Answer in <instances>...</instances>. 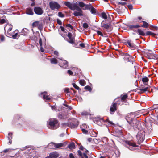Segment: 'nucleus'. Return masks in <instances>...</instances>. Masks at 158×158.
Returning a JSON list of instances; mask_svg holds the SVG:
<instances>
[{
	"label": "nucleus",
	"instance_id": "obj_1",
	"mask_svg": "<svg viewBox=\"0 0 158 158\" xmlns=\"http://www.w3.org/2000/svg\"><path fill=\"white\" fill-rule=\"evenodd\" d=\"M64 4L71 10H76L77 11H75L73 12V14L75 16H82L83 15L81 9L77 5V3H71L69 2L65 1L64 2Z\"/></svg>",
	"mask_w": 158,
	"mask_h": 158
},
{
	"label": "nucleus",
	"instance_id": "obj_2",
	"mask_svg": "<svg viewBox=\"0 0 158 158\" xmlns=\"http://www.w3.org/2000/svg\"><path fill=\"white\" fill-rule=\"evenodd\" d=\"M48 127L51 129L54 130L57 128L59 126L58 120L56 118L51 119L48 122Z\"/></svg>",
	"mask_w": 158,
	"mask_h": 158
},
{
	"label": "nucleus",
	"instance_id": "obj_3",
	"mask_svg": "<svg viewBox=\"0 0 158 158\" xmlns=\"http://www.w3.org/2000/svg\"><path fill=\"white\" fill-rule=\"evenodd\" d=\"M145 132L143 131H139L136 135V138L139 141L142 142L144 139Z\"/></svg>",
	"mask_w": 158,
	"mask_h": 158
},
{
	"label": "nucleus",
	"instance_id": "obj_4",
	"mask_svg": "<svg viewBox=\"0 0 158 158\" xmlns=\"http://www.w3.org/2000/svg\"><path fill=\"white\" fill-rule=\"evenodd\" d=\"M79 125V122L76 119L73 118L72 122L68 125L69 127L71 128H75L77 127Z\"/></svg>",
	"mask_w": 158,
	"mask_h": 158
},
{
	"label": "nucleus",
	"instance_id": "obj_5",
	"mask_svg": "<svg viewBox=\"0 0 158 158\" xmlns=\"http://www.w3.org/2000/svg\"><path fill=\"white\" fill-rule=\"evenodd\" d=\"M49 6L51 9L54 10L56 9H58L60 7V6L57 2H49Z\"/></svg>",
	"mask_w": 158,
	"mask_h": 158
},
{
	"label": "nucleus",
	"instance_id": "obj_6",
	"mask_svg": "<svg viewBox=\"0 0 158 158\" xmlns=\"http://www.w3.org/2000/svg\"><path fill=\"white\" fill-rule=\"evenodd\" d=\"M67 36L69 38V39H66V40L68 42L71 44H73V43H74L75 40V37L73 36V35L71 32H69L68 33Z\"/></svg>",
	"mask_w": 158,
	"mask_h": 158
},
{
	"label": "nucleus",
	"instance_id": "obj_7",
	"mask_svg": "<svg viewBox=\"0 0 158 158\" xmlns=\"http://www.w3.org/2000/svg\"><path fill=\"white\" fill-rule=\"evenodd\" d=\"M34 11L35 14L38 15H41L43 13L42 9L38 6L35 7L34 9Z\"/></svg>",
	"mask_w": 158,
	"mask_h": 158
},
{
	"label": "nucleus",
	"instance_id": "obj_8",
	"mask_svg": "<svg viewBox=\"0 0 158 158\" xmlns=\"http://www.w3.org/2000/svg\"><path fill=\"white\" fill-rule=\"evenodd\" d=\"M102 27L105 28L107 32H110L112 30V28L110 27V24H105L104 23H102Z\"/></svg>",
	"mask_w": 158,
	"mask_h": 158
},
{
	"label": "nucleus",
	"instance_id": "obj_9",
	"mask_svg": "<svg viewBox=\"0 0 158 158\" xmlns=\"http://www.w3.org/2000/svg\"><path fill=\"white\" fill-rule=\"evenodd\" d=\"M117 103H114L111 105L110 110V113L111 114H113L117 110Z\"/></svg>",
	"mask_w": 158,
	"mask_h": 158
},
{
	"label": "nucleus",
	"instance_id": "obj_10",
	"mask_svg": "<svg viewBox=\"0 0 158 158\" xmlns=\"http://www.w3.org/2000/svg\"><path fill=\"white\" fill-rule=\"evenodd\" d=\"M127 9L124 6H118L117 12L119 14H122L124 12L125 10Z\"/></svg>",
	"mask_w": 158,
	"mask_h": 158
},
{
	"label": "nucleus",
	"instance_id": "obj_11",
	"mask_svg": "<svg viewBox=\"0 0 158 158\" xmlns=\"http://www.w3.org/2000/svg\"><path fill=\"white\" fill-rule=\"evenodd\" d=\"M141 26L139 24H137L134 25H130L128 26V28L129 30H132L134 32L136 31L137 30H135V29L138 28Z\"/></svg>",
	"mask_w": 158,
	"mask_h": 158
},
{
	"label": "nucleus",
	"instance_id": "obj_12",
	"mask_svg": "<svg viewBox=\"0 0 158 158\" xmlns=\"http://www.w3.org/2000/svg\"><path fill=\"white\" fill-rule=\"evenodd\" d=\"M125 142L126 143L125 146L128 148L129 149H130V148H129V147H128L127 145H128L129 146H132L134 147H137V145L135 143H132L131 141L127 140L125 141Z\"/></svg>",
	"mask_w": 158,
	"mask_h": 158
},
{
	"label": "nucleus",
	"instance_id": "obj_13",
	"mask_svg": "<svg viewBox=\"0 0 158 158\" xmlns=\"http://www.w3.org/2000/svg\"><path fill=\"white\" fill-rule=\"evenodd\" d=\"M157 55H155L153 53H147L146 54L145 56L148 59H155L156 58Z\"/></svg>",
	"mask_w": 158,
	"mask_h": 158
},
{
	"label": "nucleus",
	"instance_id": "obj_14",
	"mask_svg": "<svg viewBox=\"0 0 158 158\" xmlns=\"http://www.w3.org/2000/svg\"><path fill=\"white\" fill-rule=\"evenodd\" d=\"M60 66L63 68H66L68 67V62L65 60H62L60 63Z\"/></svg>",
	"mask_w": 158,
	"mask_h": 158
},
{
	"label": "nucleus",
	"instance_id": "obj_15",
	"mask_svg": "<svg viewBox=\"0 0 158 158\" xmlns=\"http://www.w3.org/2000/svg\"><path fill=\"white\" fill-rule=\"evenodd\" d=\"M51 144L53 145L54 147L56 148H59L65 146L66 143H55L52 142Z\"/></svg>",
	"mask_w": 158,
	"mask_h": 158
},
{
	"label": "nucleus",
	"instance_id": "obj_16",
	"mask_svg": "<svg viewBox=\"0 0 158 158\" xmlns=\"http://www.w3.org/2000/svg\"><path fill=\"white\" fill-rule=\"evenodd\" d=\"M25 13L27 14L31 15L34 14V13L33 11V9L31 7H28L26 8Z\"/></svg>",
	"mask_w": 158,
	"mask_h": 158
},
{
	"label": "nucleus",
	"instance_id": "obj_17",
	"mask_svg": "<svg viewBox=\"0 0 158 158\" xmlns=\"http://www.w3.org/2000/svg\"><path fill=\"white\" fill-rule=\"evenodd\" d=\"M47 93L46 92H44L41 94L43 95V98L44 100H49L51 99V98L49 95H47Z\"/></svg>",
	"mask_w": 158,
	"mask_h": 158
},
{
	"label": "nucleus",
	"instance_id": "obj_18",
	"mask_svg": "<svg viewBox=\"0 0 158 158\" xmlns=\"http://www.w3.org/2000/svg\"><path fill=\"white\" fill-rule=\"evenodd\" d=\"M139 90H140V91L138 92L139 93H142L146 91L149 92L150 88L149 87H147L144 88L140 87H139Z\"/></svg>",
	"mask_w": 158,
	"mask_h": 158
},
{
	"label": "nucleus",
	"instance_id": "obj_19",
	"mask_svg": "<svg viewBox=\"0 0 158 158\" xmlns=\"http://www.w3.org/2000/svg\"><path fill=\"white\" fill-rule=\"evenodd\" d=\"M127 45L129 47L132 49L134 50L136 48V46L133 44L131 43L129 41H127Z\"/></svg>",
	"mask_w": 158,
	"mask_h": 158
},
{
	"label": "nucleus",
	"instance_id": "obj_20",
	"mask_svg": "<svg viewBox=\"0 0 158 158\" xmlns=\"http://www.w3.org/2000/svg\"><path fill=\"white\" fill-rule=\"evenodd\" d=\"M7 26H9L8 29L7 31V34L8 35L11 36L12 35V33H11L10 31L12 29L13 26L10 24H8Z\"/></svg>",
	"mask_w": 158,
	"mask_h": 158
},
{
	"label": "nucleus",
	"instance_id": "obj_21",
	"mask_svg": "<svg viewBox=\"0 0 158 158\" xmlns=\"http://www.w3.org/2000/svg\"><path fill=\"white\" fill-rule=\"evenodd\" d=\"M100 120V121H102L103 122H104V123H106V122H108L109 124H108L109 125H114V124L113 123V122L110 121L109 118H108L106 120H104V119L103 118H101L99 119Z\"/></svg>",
	"mask_w": 158,
	"mask_h": 158
},
{
	"label": "nucleus",
	"instance_id": "obj_22",
	"mask_svg": "<svg viewBox=\"0 0 158 158\" xmlns=\"http://www.w3.org/2000/svg\"><path fill=\"white\" fill-rule=\"evenodd\" d=\"M142 81L144 85H147L148 83L149 79L145 76L142 79Z\"/></svg>",
	"mask_w": 158,
	"mask_h": 158
},
{
	"label": "nucleus",
	"instance_id": "obj_23",
	"mask_svg": "<svg viewBox=\"0 0 158 158\" xmlns=\"http://www.w3.org/2000/svg\"><path fill=\"white\" fill-rule=\"evenodd\" d=\"M136 32H137L138 34L140 35H145V34L144 33V32L143 31H142L140 29H138L136 31Z\"/></svg>",
	"mask_w": 158,
	"mask_h": 158
},
{
	"label": "nucleus",
	"instance_id": "obj_24",
	"mask_svg": "<svg viewBox=\"0 0 158 158\" xmlns=\"http://www.w3.org/2000/svg\"><path fill=\"white\" fill-rule=\"evenodd\" d=\"M127 97V94H124L123 95H121V100L122 102H126V100Z\"/></svg>",
	"mask_w": 158,
	"mask_h": 158
},
{
	"label": "nucleus",
	"instance_id": "obj_25",
	"mask_svg": "<svg viewBox=\"0 0 158 158\" xmlns=\"http://www.w3.org/2000/svg\"><path fill=\"white\" fill-rule=\"evenodd\" d=\"M50 156L52 158H56L59 156V155L56 152H53L50 153Z\"/></svg>",
	"mask_w": 158,
	"mask_h": 158
},
{
	"label": "nucleus",
	"instance_id": "obj_26",
	"mask_svg": "<svg viewBox=\"0 0 158 158\" xmlns=\"http://www.w3.org/2000/svg\"><path fill=\"white\" fill-rule=\"evenodd\" d=\"M142 22H143V25L140 26L141 27H142L144 28H148L149 26L148 23L144 21H142Z\"/></svg>",
	"mask_w": 158,
	"mask_h": 158
},
{
	"label": "nucleus",
	"instance_id": "obj_27",
	"mask_svg": "<svg viewBox=\"0 0 158 158\" xmlns=\"http://www.w3.org/2000/svg\"><path fill=\"white\" fill-rule=\"evenodd\" d=\"M92 6V5L89 4H85V7L83 8V10H90Z\"/></svg>",
	"mask_w": 158,
	"mask_h": 158
},
{
	"label": "nucleus",
	"instance_id": "obj_28",
	"mask_svg": "<svg viewBox=\"0 0 158 158\" xmlns=\"http://www.w3.org/2000/svg\"><path fill=\"white\" fill-rule=\"evenodd\" d=\"M75 146V143L72 142L68 145V147L69 149H71L72 148H74Z\"/></svg>",
	"mask_w": 158,
	"mask_h": 158
},
{
	"label": "nucleus",
	"instance_id": "obj_29",
	"mask_svg": "<svg viewBox=\"0 0 158 158\" xmlns=\"http://www.w3.org/2000/svg\"><path fill=\"white\" fill-rule=\"evenodd\" d=\"M145 34V35H152V36L154 37L155 36L157 35V34L154 33L151 31H148Z\"/></svg>",
	"mask_w": 158,
	"mask_h": 158
},
{
	"label": "nucleus",
	"instance_id": "obj_30",
	"mask_svg": "<svg viewBox=\"0 0 158 158\" xmlns=\"http://www.w3.org/2000/svg\"><path fill=\"white\" fill-rule=\"evenodd\" d=\"M81 41L80 40H79L77 41H75V40L74 43H73V44H74V47H75L76 48H79V44L78 45V44H80V43H81Z\"/></svg>",
	"mask_w": 158,
	"mask_h": 158
},
{
	"label": "nucleus",
	"instance_id": "obj_31",
	"mask_svg": "<svg viewBox=\"0 0 158 158\" xmlns=\"http://www.w3.org/2000/svg\"><path fill=\"white\" fill-rule=\"evenodd\" d=\"M50 61L51 63L52 64H56L58 63V61L55 58H53L51 59Z\"/></svg>",
	"mask_w": 158,
	"mask_h": 158
},
{
	"label": "nucleus",
	"instance_id": "obj_32",
	"mask_svg": "<svg viewBox=\"0 0 158 158\" xmlns=\"http://www.w3.org/2000/svg\"><path fill=\"white\" fill-rule=\"evenodd\" d=\"M90 10L91 13L93 14H95L96 13L97 10L94 8L93 6L92 7Z\"/></svg>",
	"mask_w": 158,
	"mask_h": 158
},
{
	"label": "nucleus",
	"instance_id": "obj_33",
	"mask_svg": "<svg viewBox=\"0 0 158 158\" xmlns=\"http://www.w3.org/2000/svg\"><path fill=\"white\" fill-rule=\"evenodd\" d=\"M18 31L17 30H15L13 32L14 33H15V34L13 35V34H12V35L11 36H12L13 38L15 39L16 38L18 35Z\"/></svg>",
	"mask_w": 158,
	"mask_h": 158
},
{
	"label": "nucleus",
	"instance_id": "obj_34",
	"mask_svg": "<svg viewBox=\"0 0 158 158\" xmlns=\"http://www.w3.org/2000/svg\"><path fill=\"white\" fill-rule=\"evenodd\" d=\"M79 83L82 86H85V85L86 82L84 80H79Z\"/></svg>",
	"mask_w": 158,
	"mask_h": 158
},
{
	"label": "nucleus",
	"instance_id": "obj_35",
	"mask_svg": "<svg viewBox=\"0 0 158 158\" xmlns=\"http://www.w3.org/2000/svg\"><path fill=\"white\" fill-rule=\"evenodd\" d=\"M2 18H3V19H0V23L1 24H3L6 22V20L5 19V18H6V17L5 16H3L2 17Z\"/></svg>",
	"mask_w": 158,
	"mask_h": 158
},
{
	"label": "nucleus",
	"instance_id": "obj_36",
	"mask_svg": "<svg viewBox=\"0 0 158 158\" xmlns=\"http://www.w3.org/2000/svg\"><path fill=\"white\" fill-rule=\"evenodd\" d=\"M39 24V21H35L32 24V26L34 27H36L38 26Z\"/></svg>",
	"mask_w": 158,
	"mask_h": 158
},
{
	"label": "nucleus",
	"instance_id": "obj_37",
	"mask_svg": "<svg viewBox=\"0 0 158 158\" xmlns=\"http://www.w3.org/2000/svg\"><path fill=\"white\" fill-rule=\"evenodd\" d=\"M102 16V18L105 19H106L107 18V17L106 13L104 12H103L101 13Z\"/></svg>",
	"mask_w": 158,
	"mask_h": 158
},
{
	"label": "nucleus",
	"instance_id": "obj_38",
	"mask_svg": "<svg viewBox=\"0 0 158 158\" xmlns=\"http://www.w3.org/2000/svg\"><path fill=\"white\" fill-rule=\"evenodd\" d=\"M58 117L60 119H64V115L61 113H60L58 115Z\"/></svg>",
	"mask_w": 158,
	"mask_h": 158
},
{
	"label": "nucleus",
	"instance_id": "obj_39",
	"mask_svg": "<svg viewBox=\"0 0 158 158\" xmlns=\"http://www.w3.org/2000/svg\"><path fill=\"white\" fill-rule=\"evenodd\" d=\"M84 89L85 90H87L90 92H91L92 90V88L89 85H87L85 86L84 87Z\"/></svg>",
	"mask_w": 158,
	"mask_h": 158
},
{
	"label": "nucleus",
	"instance_id": "obj_40",
	"mask_svg": "<svg viewBox=\"0 0 158 158\" xmlns=\"http://www.w3.org/2000/svg\"><path fill=\"white\" fill-rule=\"evenodd\" d=\"M132 57L131 56H130L128 57H125L124 58V60H126L127 62L130 61V60H131V58Z\"/></svg>",
	"mask_w": 158,
	"mask_h": 158
},
{
	"label": "nucleus",
	"instance_id": "obj_41",
	"mask_svg": "<svg viewBox=\"0 0 158 158\" xmlns=\"http://www.w3.org/2000/svg\"><path fill=\"white\" fill-rule=\"evenodd\" d=\"M73 87L76 89L78 90L79 91V90H81V89H80V88L77 86L76 84L75 83H73L72 84Z\"/></svg>",
	"mask_w": 158,
	"mask_h": 158
},
{
	"label": "nucleus",
	"instance_id": "obj_42",
	"mask_svg": "<svg viewBox=\"0 0 158 158\" xmlns=\"http://www.w3.org/2000/svg\"><path fill=\"white\" fill-rule=\"evenodd\" d=\"M79 5L80 7L83 8L85 6V4L82 2H80L79 3Z\"/></svg>",
	"mask_w": 158,
	"mask_h": 158
},
{
	"label": "nucleus",
	"instance_id": "obj_43",
	"mask_svg": "<svg viewBox=\"0 0 158 158\" xmlns=\"http://www.w3.org/2000/svg\"><path fill=\"white\" fill-rule=\"evenodd\" d=\"M81 114L83 116H87L89 114V113L86 111H84L81 113Z\"/></svg>",
	"mask_w": 158,
	"mask_h": 158
},
{
	"label": "nucleus",
	"instance_id": "obj_44",
	"mask_svg": "<svg viewBox=\"0 0 158 158\" xmlns=\"http://www.w3.org/2000/svg\"><path fill=\"white\" fill-rule=\"evenodd\" d=\"M12 133L10 132L8 134V139H12Z\"/></svg>",
	"mask_w": 158,
	"mask_h": 158
},
{
	"label": "nucleus",
	"instance_id": "obj_45",
	"mask_svg": "<svg viewBox=\"0 0 158 158\" xmlns=\"http://www.w3.org/2000/svg\"><path fill=\"white\" fill-rule=\"evenodd\" d=\"M97 33L98 35L101 36L102 37H104V35L100 31H97Z\"/></svg>",
	"mask_w": 158,
	"mask_h": 158
},
{
	"label": "nucleus",
	"instance_id": "obj_46",
	"mask_svg": "<svg viewBox=\"0 0 158 158\" xmlns=\"http://www.w3.org/2000/svg\"><path fill=\"white\" fill-rule=\"evenodd\" d=\"M58 15L59 17L63 18L64 17V15L61 12H59L58 13Z\"/></svg>",
	"mask_w": 158,
	"mask_h": 158
},
{
	"label": "nucleus",
	"instance_id": "obj_47",
	"mask_svg": "<svg viewBox=\"0 0 158 158\" xmlns=\"http://www.w3.org/2000/svg\"><path fill=\"white\" fill-rule=\"evenodd\" d=\"M83 27L84 28L86 29L89 26L86 23H84L83 25Z\"/></svg>",
	"mask_w": 158,
	"mask_h": 158
},
{
	"label": "nucleus",
	"instance_id": "obj_48",
	"mask_svg": "<svg viewBox=\"0 0 158 158\" xmlns=\"http://www.w3.org/2000/svg\"><path fill=\"white\" fill-rule=\"evenodd\" d=\"M63 105L65 107H67L70 110H71L72 109V108L71 106H69L68 105H67L65 104H63Z\"/></svg>",
	"mask_w": 158,
	"mask_h": 158
},
{
	"label": "nucleus",
	"instance_id": "obj_49",
	"mask_svg": "<svg viewBox=\"0 0 158 158\" xmlns=\"http://www.w3.org/2000/svg\"><path fill=\"white\" fill-rule=\"evenodd\" d=\"M51 109L52 110H55L56 111H60L59 110H57L56 108V107L55 106H51Z\"/></svg>",
	"mask_w": 158,
	"mask_h": 158
},
{
	"label": "nucleus",
	"instance_id": "obj_50",
	"mask_svg": "<svg viewBox=\"0 0 158 158\" xmlns=\"http://www.w3.org/2000/svg\"><path fill=\"white\" fill-rule=\"evenodd\" d=\"M127 122L129 123L130 124H131V126H133V123L132 120L131 119L130 121H128L127 119H126Z\"/></svg>",
	"mask_w": 158,
	"mask_h": 158
},
{
	"label": "nucleus",
	"instance_id": "obj_51",
	"mask_svg": "<svg viewBox=\"0 0 158 158\" xmlns=\"http://www.w3.org/2000/svg\"><path fill=\"white\" fill-rule=\"evenodd\" d=\"M81 130L83 133L86 134H88V131L87 130H86L85 129H82Z\"/></svg>",
	"mask_w": 158,
	"mask_h": 158
},
{
	"label": "nucleus",
	"instance_id": "obj_52",
	"mask_svg": "<svg viewBox=\"0 0 158 158\" xmlns=\"http://www.w3.org/2000/svg\"><path fill=\"white\" fill-rule=\"evenodd\" d=\"M81 46V47L83 48H85V44L84 43H80L79 44V47Z\"/></svg>",
	"mask_w": 158,
	"mask_h": 158
},
{
	"label": "nucleus",
	"instance_id": "obj_53",
	"mask_svg": "<svg viewBox=\"0 0 158 158\" xmlns=\"http://www.w3.org/2000/svg\"><path fill=\"white\" fill-rule=\"evenodd\" d=\"M57 23L59 25H62V23L61 21L59 19H57Z\"/></svg>",
	"mask_w": 158,
	"mask_h": 158
},
{
	"label": "nucleus",
	"instance_id": "obj_54",
	"mask_svg": "<svg viewBox=\"0 0 158 158\" xmlns=\"http://www.w3.org/2000/svg\"><path fill=\"white\" fill-rule=\"evenodd\" d=\"M78 153V155L79 156H83L82 153L81 151L80 150H78L77 152Z\"/></svg>",
	"mask_w": 158,
	"mask_h": 158
},
{
	"label": "nucleus",
	"instance_id": "obj_55",
	"mask_svg": "<svg viewBox=\"0 0 158 158\" xmlns=\"http://www.w3.org/2000/svg\"><path fill=\"white\" fill-rule=\"evenodd\" d=\"M39 43L40 45V46H42V40L41 38H40L39 41Z\"/></svg>",
	"mask_w": 158,
	"mask_h": 158
},
{
	"label": "nucleus",
	"instance_id": "obj_56",
	"mask_svg": "<svg viewBox=\"0 0 158 158\" xmlns=\"http://www.w3.org/2000/svg\"><path fill=\"white\" fill-rule=\"evenodd\" d=\"M67 73L69 75H72L73 74V72L70 70H68L67 71Z\"/></svg>",
	"mask_w": 158,
	"mask_h": 158
},
{
	"label": "nucleus",
	"instance_id": "obj_57",
	"mask_svg": "<svg viewBox=\"0 0 158 158\" xmlns=\"http://www.w3.org/2000/svg\"><path fill=\"white\" fill-rule=\"evenodd\" d=\"M138 19V22L141 23L142 22V21H141V20L142 19V18L141 16H139L137 18Z\"/></svg>",
	"mask_w": 158,
	"mask_h": 158
},
{
	"label": "nucleus",
	"instance_id": "obj_58",
	"mask_svg": "<svg viewBox=\"0 0 158 158\" xmlns=\"http://www.w3.org/2000/svg\"><path fill=\"white\" fill-rule=\"evenodd\" d=\"M69 158H75L73 154L72 153H70L69 154Z\"/></svg>",
	"mask_w": 158,
	"mask_h": 158
},
{
	"label": "nucleus",
	"instance_id": "obj_59",
	"mask_svg": "<svg viewBox=\"0 0 158 158\" xmlns=\"http://www.w3.org/2000/svg\"><path fill=\"white\" fill-rule=\"evenodd\" d=\"M0 40L2 41H3L5 40V37L4 35H1Z\"/></svg>",
	"mask_w": 158,
	"mask_h": 158
},
{
	"label": "nucleus",
	"instance_id": "obj_60",
	"mask_svg": "<svg viewBox=\"0 0 158 158\" xmlns=\"http://www.w3.org/2000/svg\"><path fill=\"white\" fill-rule=\"evenodd\" d=\"M126 4V2H119L118 3V5L119 6V5H122V6H124V5Z\"/></svg>",
	"mask_w": 158,
	"mask_h": 158
},
{
	"label": "nucleus",
	"instance_id": "obj_61",
	"mask_svg": "<svg viewBox=\"0 0 158 158\" xmlns=\"http://www.w3.org/2000/svg\"><path fill=\"white\" fill-rule=\"evenodd\" d=\"M127 6L129 9L130 10H132L133 9V6L131 4L128 5Z\"/></svg>",
	"mask_w": 158,
	"mask_h": 158
},
{
	"label": "nucleus",
	"instance_id": "obj_62",
	"mask_svg": "<svg viewBox=\"0 0 158 158\" xmlns=\"http://www.w3.org/2000/svg\"><path fill=\"white\" fill-rule=\"evenodd\" d=\"M69 124L68 123H63L61 124V125L63 127H66L68 126Z\"/></svg>",
	"mask_w": 158,
	"mask_h": 158
},
{
	"label": "nucleus",
	"instance_id": "obj_63",
	"mask_svg": "<svg viewBox=\"0 0 158 158\" xmlns=\"http://www.w3.org/2000/svg\"><path fill=\"white\" fill-rule=\"evenodd\" d=\"M150 27L153 28H155L156 30L158 29V27H157L156 26H155L151 25L150 26Z\"/></svg>",
	"mask_w": 158,
	"mask_h": 158
},
{
	"label": "nucleus",
	"instance_id": "obj_64",
	"mask_svg": "<svg viewBox=\"0 0 158 158\" xmlns=\"http://www.w3.org/2000/svg\"><path fill=\"white\" fill-rule=\"evenodd\" d=\"M69 89L68 88H66L64 89V92L66 93H69Z\"/></svg>",
	"mask_w": 158,
	"mask_h": 158
}]
</instances>
